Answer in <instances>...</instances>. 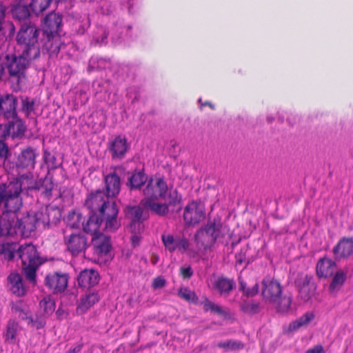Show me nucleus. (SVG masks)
I'll return each instance as SVG.
<instances>
[{"label":"nucleus","instance_id":"bb28decb","mask_svg":"<svg viewBox=\"0 0 353 353\" xmlns=\"http://www.w3.org/2000/svg\"><path fill=\"white\" fill-rule=\"evenodd\" d=\"M10 290L17 296H23L27 292V287L22 276L16 272L10 273L8 276Z\"/></svg>","mask_w":353,"mask_h":353},{"label":"nucleus","instance_id":"c85d7f7f","mask_svg":"<svg viewBox=\"0 0 353 353\" xmlns=\"http://www.w3.org/2000/svg\"><path fill=\"white\" fill-rule=\"evenodd\" d=\"M89 214V217L86 221L82 223L83 230L85 233L91 234L94 236L99 234L97 231L103 222L96 212H90Z\"/></svg>","mask_w":353,"mask_h":353},{"label":"nucleus","instance_id":"a211bd4d","mask_svg":"<svg viewBox=\"0 0 353 353\" xmlns=\"http://www.w3.org/2000/svg\"><path fill=\"white\" fill-rule=\"evenodd\" d=\"M17 99L12 94H6L0 96V116L5 119L10 120L17 114L16 108Z\"/></svg>","mask_w":353,"mask_h":353},{"label":"nucleus","instance_id":"4d7b16f0","mask_svg":"<svg viewBox=\"0 0 353 353\" xmlns=\"http://www.w3.org/2000/svg\"><path fill=\"white\" fill-rule=\"evenodd\" d=\"M299 288H305L311 286H316L314 283V277L311 274H306L304 276L296 281Z\"/></svg>","mask_w":353,"mask_h":353},{"label":"nucleus","instance_id":"e2e57ef3","mask_svg":"<svg viewBox=\"0 0 353 353\" xmlns=\"http://www.w3.org/2000/svg\"><path fill=\"white\" fill-rule=\"evenodd\" d=\"M131 243L133 247L139 246L141 242V236L139 234V230L137 228L134 230V232H132Z\"/></svg>","mask_w":353,"mask_h":353},{"label":"nucleus","instance_id":"f704fd0d","mask_svg":"<svg viewBox=\"0 0 353 353\" xmlns=\"http://www.w3.org/2000/svg\"><path fill=\"white\" fill-rule=\"evenodd\" d=\"M12 156L8 145L3 140H0V165H2L4 170L8 172L10 168Z\"/></svg>","mask_w":353,"mask_h":353},{"label":"nucleus","instance_id":"4be33fe9","mask_svg":"<svg viewBox=\"0 0 353 353\" xmlns=\"http://www.w3.org/2000/svg\"><path fill=\"white\" fill-rule=\"evenodd\" d=\"M336 270V263L331 259L323 257L316 265V274L319 279H327L334 275Z\"/></svg>","mask_w":353,"mask_h":353},{"label":"nucleus","instance_id":"0e129e2a","mask_svg":"<svg viewBox=\"0 0 353 353\" xmlns=\"http://www.w3.org/2000/svg\"><path fill=\"white\" fill-rule=\"evenodd\" d=\"M259 291V285L256 283L252 288H248L244 295L246 296H254L258 294Z\"/></svg>","mask_w":353,"mask_h":353},{"label":"nucleus","instance_id":"dca6fc26","mask_svg":"<svg viewBox=\"0 0 353 353\" xmlns=\"http://www.w3.org/2000/svg\"><path fill=\"white\" fill-rule=\"evenodd\" d=\"M161 240L165 248L170 252L178 250L179 252L184 253L188 251L190 247L189 241L185 237L179 235L163 234Z\"/></svg>","mask_w":353,"mask_h":353},{"label":"nucleus","instance_id":"58836bf2","mask_svg":"<svg viewBox=\"0 0 353 353\" xmlns=\"http://www.w3.org/2000/svg\"><path fill=\"white\" fill-rule=\"evenodd\" d=\"M12 14L14 19L21 21V23L30 21L28 19L30 15L29 8L26 5L18 4L14 6L12 9Z\"/></svg>","mask_w":353,"mask_h":353},{"label":"nucleus","instance_id":"603ef678","mask_svg":"<svg viewBox=\"0 0 353 353\" xmlns=\"http://www.w3.org/2000/svg\"><path fill=\"white\" fill-rule=\"evenodd\" d=\"M178 295L181 299L192 303H196L198 297L196 294L188 288H181L178 292Z\"/></svg>","mask_w":353,"mask_h":353},{"label":"nucleus","instance_id":"9d476101","mask_svg":"<svg viewBox=\"0 0 353 353\" xmlns=\"http://www.w3.org/2000/svg\"><path fill=\"white\" fill-rule=\"evenodd\" d=\"M14 219L16 220L18 236L24 238L29 237L37 228L36 218L32 212L19 213Z\"/></svg>","mask_w":353,"mask_h":353},{"label":"nucleus","instance_id":"7ed1b4c3","mask_svg":"<svg viewBox=\"0 0 353 353\" xmlns=\"http://www.w3.org/2000/svg\"><path fill=\"white\" fill-rule=\"evenodd\" d=\"M18 257L21 261V268L26 280L32 285L37 283V270L43 263V260L35 245L24 243L19 245Z\"/></svg>","mask_w":353,"mask_h":353},{"label":"nucleus","instance_id":"b1692460","mask_svg":"<svg viewBox=\"0 0 353 353\" xmlns=\"http://www.w3.org/2000/svg\"><path fill=\"white\" fill-rule=\"evenodd\" d=\"M126 216L131 219L130 224V230L131 232H134L136 228L138 229L139 232L143 230V225L142 223L143 219V210L140 206H128L125 208Z\"/></svg>","mask_w":353,"mask_h":353},{"label":"nucleus","instance_id":"4468645a","mask_svg":"<svg viewBox=\"0 0 353 353\" xmlns=\"http://www.w3.org/2000/svg\"><path fill=\"white\" fill-rule=\"evenodd\" d=\"M168 191V185L163 178H157L155 180L151 179L147 183L143 190L145 199H157L158 198L165 199V194Z\"/></svg>","mask_w":353,"mask_h":353},{"label":"nucleus","instance_id":"1a4fd4ad","mask_svg":"<svg viewBox=\"0 0 353 353\" xmlns=\"http://www.w3.org/2000/svg\"><path fill=\"white\" fill-rule=\"evenodd\" d=\"M103 208L102 210H99L97 214L103 222L104 230L110 232L117 231L120 227V223L117 219L119 210L116 203L108 201Z\"/></svg>","mask_w":353,"mask_h":353},{"label":"nucleus","instance_id":"338daca9","mask_svg":"<svg viewBox=\"0 0 353 353\" xmlns=\"http://www.w3.org/2000/svg\"><path fill=\"white\" fill-rule=\"evenodd\" d=\"M120 1H121V3L128 8V12L130 13L133 12V10H132L133 6H136L138 3L137 0H120Z\"/></svg>","mask_w":353,"mask_h":353},{"label":"nucleus","instance_id":"6e6552de","mask_svg":"<svg viewBox=\"0 0 353 353\" xmlns=\"http://www.w3.org/2000/svg\"><path fill=\"white\" fill-rule=\"evenodd\" d=\"M38 156L36 149L27 147L21 150L16 161H11L8 173L12 174H19L21 172L30 171L34 168L36 159Z\"/></svg>","mask_w":353,"mask_h":353},{"label":"nucleus","instance_id":"ea45409f","mask_svg":"<svg viewBox=\"0 0 353 353\" xmlns=\"http://www.w3.org/2000/svg\"><path fill=\"white\" fill-rule=\"evenodd\" d=\"M43 161L47 166L48 174L50 170H54L61 165V163L57 161L54 154H52L48 149L43 150Z\"/></svg>","mask_w":353,"mask_h":353},{"label":"nucleus","instance_id":"f257e3e1","mask_svg":"<svg viewBox=\"0 0 353 353\" xmlns=\"http://www.w3.org/2000/svg\"><path fill=\"white\" fill-rule=\"evenodd\" d=\"M39 28L31 21L21 23L16 36L17 45L25 54L39 57L41 53Z\"/></svg>","mask_w":353,"mask_h":353},{"label":"nucleus","instance_id":"de8ad7c7","mask_svg":"<svg viewBox=\"0 0 353 353\" xmlns=\"http://www.w3.org/2000/svg\"><path fill=\"white\" fill-rule=\"evenodd\" d=\"M110 65V59H104V58H98V57H92L90 60V63L88 66V70L90 71L93 70L94 69L97 70H103L108 68Z\"/></svg>","mask_w":353,"mask_h":353},{"label":"nucleus","instance_id":"0eeeda50","mask_svg":"<svg viewBox=\"0 0 353 353\" xmlns=\"http://www.w3.org/2000/svg\"><path fill=\"white\" fill-rule=\"evenodd\" d=\"M19 179L21 182H23V186L26 191L37 190L41 192L43 196L48 199L51 197L54 187L52 177L46 176L44 178L34 181L31 174H23Z\"/></svg>","mask_w":353,"mask_h":353},{"label":"nucleus","instance_id":"9b49d317","mask_svg":"<svg viewBox=\"0 0 353 353\" xmlns=\"http://www.w3.org/2000/svg\"><path fill=\"white\" fill-rule=\"evenodd\" d=\"M68 279L67 273L54 272L46 276L45 285L53 294H59L67 288Z\"/></svg>","mask_w":353,"mask_h":353},{"label":"nucleus","instance_id":"864d4df0","mask_svg":"<svg viewBox=\"0 0 353 353\" xmlns=\"http://www.w3.org/2000/svg\"><path fill=\"white\" fill-rule=\"evenodd\" d=\"M34 110V101L30 100L28 97H21V111L25 113L26 117Z\"/></svg>","mask_w":353,"mask_h":353},{"label":"nucleus","instance_id":"a878e982","mask_svg":"<svg viewBox=\"0 0 353 353\" xmlns=\"http://www.w3.org/2000/svg\"><path fill=\"white\" fill-rule=\"evenodd\" d=\"M108 196L115 197L121 190V178L116 171L109 173L104 177Z\"/></svg>","mask_w":353,"mask_h":353},{"label":"nucleus","instance_id":"4c0bfd02","mask_svg":"<svg viewBox=\"0 0 353 353\" xmlns=\"http://www.w3.org/2000/svg\"><path fill=\"white\" fill-rule=\"evenodd\" d=\"M19 324L12 319L8 321L6 325V332L4 334L5 341L10 344H14L18 332Z\"/></svg>","mask_w":353,"mask_h":353},{"label":"nucleus","instance_id":"774afa93","mask_svg":"<svg viewBox=\"0 0 353 353\" xmlns=\"http://www.w3.org/2000/svg\"><path fill=\"white\" fill-rule=\"evenodd\" d=\"M180 272L183 279H189L193 274V271L190 266L181 267L180 269Z\"/></svg>","mask_w":353,"mask_h":353},{"label":"nucleus","instance_id":"37998d69","mask_svg":"<svg viewBox=\"0 0 353 353\" xmlns=\"http://www.w3.org/2000/svg\"><path fill=\"white\" fill-rule=\"evenodd\" d=\"M335 272L336 273L333 275L332 282L329 286V290L330 292L339 290L343 286L346 280V274L343 270H336Z\"/></svg>","mask_w":353,"mask_h":353},{"label":"nucleus","instance_id":"79ce46f5","mask_svg":"<svg viewBox=\"0 0 353 353\" xmlns=\"http://www.w3.org/2000/svg\"><path fill=\"white\" fill-rule=\"evenodd\" d=\"M241 310L249 315L256 314L261 310V303L254 300L244 301L240 305Z\"/></svg>","mask_w":353,"mask_h":353},{"label":"nucleus","instance_id":"3c124183","mask_svg":"<svg viewBox=\"0 0 353 353\" xmlns=\"http://www.w3.org/2000/svg\"><path fill=\"white\" fill-rule=\"evenodd\" d=\"M165 200L168 201V206H174L179 205L181 202V195L176 190H170L167 195L165 194Z\"/></svg>","mask_w":353,"mask_h":353},{"label":"nucleus","instance_id":"473e14b6","mask_svg":"<svg viewBox=\"0 0 353 353\" xmlns=\"http://www.w3.org/2000/svg\"><path fill=\"white\" fill-rule=\"evenodd\" d=\"M8 121V125H10V134L12 137H19L24 134L26 126L17 114L10 117V120Z\"/></svg>","mask_w":353,"mask_h":353},{"label":"nucleus","instance_id":"6ab92c4d","mask_svg":"<svg viewBox=\"0 0 353 353\" xmlns=\"http://www.w3.org/2000/svg\"><path fill=\"white\" fill-rule=\"evenodd\" d=\"M108 149L112 159L121 160L130 149V145L125 136L119 135L110 143Z\"/></svg>","mask_w":353,"mask_h":353},{"label":"nucleus","instance_id":"c03bdc74","mask_svg":"<svg viewBox=\"0 0 353 353\" xmlns=\"http://www.w3.org/2000/svg\"><path fill=\"white\" fill-rule=\"evenodd\" d=\"M217 347L223 349L225 352L236 351L243 350L245 347V344L238 340L230 339L218 343Z\"/></svg>","mask_w":353,"mask_h":353},{"label":"nucleus","instance_id":"2eb2a0df","mask_svg":"<svg viewBox=\"0 0 353 353\" xmlns=\"http://www.w3.org/2000/svg\"><path fill=\"white\" fill-rule=\"evenodd\" d=\"M205 213L203 208L196 202L192 201L184 208L183 221L187 225H195L205 219Z\"/></svg>","mask_w":353,"mask_h":353},{"label":"nucleus","instance_id":"5fc2aeb1","mask_svg":"<svg viewBox=\"0 0 353 353\" xmlns=\"http://www.w3.org/2000/svg\"><path fill=\"white\" fill-rule=\"evenodd\" d=\"M316 288V286L299 288V295L303 301H308L314 295Z\"/></svg>","mask_w":353,"mask_h":353},{"label":"nucleus","instance_id":"bf43d9fd","mask_svg":"<svg viewBox=\"0 0 353 353\" xmlns=\"http://www.w3.org/2000/svg\"><path fill=\"white\" fill-rule=\"evenodd\" d=\"M248 250V246L246 248H243L241 250L235 254V260L236 264L242 265L244 263H246L245 266L249 263V261H247L246 259V252Z\"/></svg>","mask_w":353,"mask_h":353},{"label":"nucleus","instance_id":"f3484780","mask_svg":"<svg viewBox=\"0 0 353 353\" xmlns=\"http://www.w3.org/2000/svg\"><path fill=\"white\" fill-rule=\"evenodd\" d=\"M64 242L68 251L72 255H77L84 252L88 246L87 239L81 233H72L70 235H65Z\"/></svg>","mask_w":353,"mask_h":353},{"label":"nucleus","instance_id":"393cba45","mask_svg":"<svg viewBox=\"0 0 353 353\" xmlns=\"http://www.w3.org/2000/svg\"><path fill=\"white\" fill-rule=\"evenodd\" d=\"M336 259H346L353 254V237H343L333 248Z\"/></svg>","mask_w":353,"mask_h":353},{"label":"nucleus","instance_id":"f03ea898","mask_svg":"<svg viewBox=\"0 0 353 353\" xmlns=\"http://www.w3.org/2000/svg\"><path fill=\"white\" fill-rule=\"evenodd\" d=\"M261 284V296L265 302L276 304L278 312L285 314L290 311L292 298L290 295H282V287L278 281L265 278Z\"/></svg>","mask_w":353,"mask_h":353},{"label":"nucleus","instance_id":"5701e85b","mask_svg":"<svg viewBox=\"0 0 353 353\" xmlns=\"http://www.w3.org/2000/svg\"><path fill=\"white\" fill-rule=\"evenodd\" d=\"M109 197L101 190H97L91 193L85 201V205L90 209V212H97L102 210L103 206L108 201Z\"/></svg>","mask_w":353,"mask_h":353},{"label":"nucleus","instance_id":"052dcab7","mask_svg":"<svg viewBox=\"0 0 353 353\" xmlns=\"http://www.w3.org/2000/svg\"><path fill=\"white\" fill-rule=\"evenodd\" d=\"M203 307L205 311L210 310L213 312L217 313V314H222L223 311L221 307L216 305L213 302L206 300L203 303Z\"/></svg>","mask_w":353,"mask_h":353},{"label":"nucleus","instance_id":"6e6d98bb","mask_svg":"<svg viewBox=\"0 0 353 353\" xmlns=\"http://www.w3.org/2000/svg\"><path fill=\"white\" fill-rule=\"evenodd\" d=\"M22 319L27 320L28 324L37 330L43 328L46 325V321L42 316H37L35 319L32 316H26Z\"/></svg>","mask_w":353,"mask_h":353},{"label":"nucleus","instance_id":"2f4dec72","mask_svg":"<svg viewBox=\"0 0 353 353\" xmlns=\"http://www.w3.org/2000/svg\"><path fill=\"white\" fill-rule=\"evenodd\" d=\"M213 287L221 295H228L235 287V283L233 279L220 276L214 281Z\"/></svg>","mask_w":353,"mask_h":353},{"label":"nucleus","instance_id":"e433bc0d","mask_svg":"<svg viewBox=\"0 0 353 353\" xmlns=\"http://www.w3.org/2000/svg\"><path fill=\"white\" fill-rule=\"evenodd\" d=\"M314 319L312 312H306L296 320L290 323L288 330L290 332H294L301 327L307 326Z\"/></svg>","mask_w":353,"mask_h":353},{"label":"nucleus","instance_id":"c9c22d12","mask_svg":"<svg viewBox=\"0 0 353 353\" xmlns=\"http://www.w3.org/2000/svg\"><path fill=\"white\" fill-rule=\"evenodd\" d=\"M99 300V296L97 292L88 293L81 298L77 310H80L81 312H85L97 303Z\"/></svg>","mask_w":353,"mask_h":353},{"label":"nucleus","instance_id":"72a5a7b5","mask_svg":"<svg viewBox=\"0 0 353 353\" xmlns=\"http://www.w3.org/2000/svg\"><path fill=\"white\" fill-rule=\"evenodd\" d=\"M19 245L16 243H3L0 245V255L5 260H13L15 255L19 256Z\"/></svg>","mask_w":353,"mask_h":353},{"label":"nucleus","instance_id":"a18cd8bd","mask_svg":"<svg viewBox=\"0 0 353 353\" xmlns=\"http://www.w3.org/2000/svg\"><path fill=\"white\" fill-rule=\"evenodd\" d=\"M108 31L105 27L97 26L92 37V42L96 44L104 45L108 42Z\"/></svg>","mask_w":353,"mask_h":353},{"label":"nucleus","instance_id":"a19ab883","mask_svg":"<svg viewBox=\"0 0 353 353\" xmlns=\"http://www.w3.org/2000/svg\"><path fill=\"white\" fill-rule=\"evenodd\" d=\"M132 26L130 25L119 26L116 25L115 32L112 36V40L114 43H118L121 41L124 37L132 38V35L130 33Z\"/></svg>","mask_w":353,"mask_h":353},{"label":"nucleus","instance_id":"13d9d810","mask_svg":"<svg viewBox=\"0 0 353 353\" xmlns=\"http://www.w3.org/2000/svg\"><path fill=\"white\" fill-rule=\"evenodd\" d=\"M32 213L34 216L36 218L37 225L38 224L41 223L43 225V226H50L49 219L47 216L46 208H42L41 210Z\"/></svg>","mask_w":353,"mask_h":353},{"label":"nucleus","instance_id":"69168bd1","mask_svg":"<svg viewBox=\"0 0 353 353\" xmlns=\"http://www.w3.org/2000/svg\"><path fill=\"white\" fill-rule=\"evenodd\" d=\"M120 1H121V3L128 8V12L130 13L133 12V10H132L133 6H136L138 3L137 0H120Z\"/></svg>","mask_w":353,"mask_h":353},{"label":"nucleus","instance_id":"cd10ccee","mask_svg":"<svg viewBox=\"0 0 353 353\" xmlns=\"http://www.w3.org/2000/svg\"><path fill=\"white\" fill-rule=\"evenodd\" d=\"M99 279V273L92 269H85L81 271L77 277L79 285L83 288H90L94 286L98 283Z\"/></svg>","mask_w":353,"mask_h":353},{"label":"nucleus","instance_id":"c756f323","mask_svg":"<svg viewBox=\"0 0 353 353\" xmlns=\"http://www.w3.org/2000/svg\"><path fill=\"white\" fill-rule=\"evenodd\" d=\"M148 181V176L143 170H134L128 177L126 185L130 190H140Z\"/></svg>","mask_w":353,"mask_h":353},{"label":"nucleus","instance_id":"09e8293b","mask_svg":"<svg viewBox=\"0 0 353 353\" xmlns=\"http://www.w3.org/2000/svg\"><path fill=\"white\" fill-rule=\"evenodd\" d=\"M39 306L43 309V312L49 316L52 314L55 310V302L50 296H47L41 300Z\"/></svg>","mask_w":353,"mask_h":353},{"label":"nucleus","instance_id":"423d86ee","mask_svg":"<svg viewBox=\"0 0 353 353\" xmlns=\"http://www.w3.org/2000/svg\"><path fill=\"white\" fill-rule=\"evenodd\" d=\"M7 187L11 188V193H6L3 202L4 210L3 213L14 214L16 216L20 213L19 210L22 206V199L20 194L26 191L19 177L7 184Z\"/></svg>","mask_w":353,"mask_h":353},{"label":"nucleus","instance_id":"8fccbe9b","mask_svg":"<svg viewBox=\"0 0 353 353\" xmlns=\"http://www.w3.org/2000/svg\"><path fill=\"white\" fill-rule=\"evenodd\" d=\"M46 210L49 219L50 225H56L60 220L61 213L58 208L46 206Z\"/></svg>","mask_w":353,"mask_h":353},{"label":"nucleus","instance_id":"680f3d73","mask_svg":"<svg viewBox=\"0 0 353 353\" xmlns=\"http://www.w3.org/2000/svg\"><path fill=\"white\" fill-rule=\"evenodd\" d=\"M10 136H11V134L8 123L0 124V140L5 141V139Z\"/></svg>","mask_w":353,"mask_h":353},{"label":"nucleus","instance_id":"39448f33","mask_svg":"<svg viewBox=\"0 0 353 353\" xmlns=\"http://www.w3.org/2000/svg\"><path fill=\"white\" fill-rule=\"evenodd\" d=\"M223 223L219 216L209 219L207 223L197 230L194 241L200 249H210L222 234Z\"/></svg>","mask_w":353,"mask_h":353},{"label":"nucleus","instance_id":"f8f14e48","mask_svg":"<svg viewBox=\"0 0 353 353\" xmlns=\"http://www.w3.org/2000/svg\"><path fill=\"white\" fill-rule=\"evenodd\" d=\"M62 26V17L54 12H50L43 19L41 31L43 36H59Z\"/></svg>","mask_w":353,"mask_h":353},{"label":"nucleus","instance_id":"49530a36","mask_svg":"<svg viewBox=\"0 0 353 353\" xmlns=\"http://www.w3.org/2000/svg\"><path fill=\"white\" fill-rule=\"evenodd\" d=\"M50 3L51 0H32L30 7L34 14L39 15L49 7Z\"/></svg>","mask_w":353,"mask_h":353},{"label":"nucleus","instance_id":"7c9ffc66","mask_svg":"<svg viewBox=\"0 0 353 353\" xmlns=\"http://www.w3.org/2000/svg\"><path fill=\"white\" fill-rule=\"evenodd\" d=\"M154 199H145L142 200V205L152 212L161 216L168 214L169 208L167 203H160L155 202Z\"/></svg>","mask_w":353,"mask_h":353},{"label":"nucleus","instance_id":"20e7f679","mask_svg":"<svg viewBox=\"0 0 353 353\" xmlns=\"http://www.w3.org/2000/svg\"><path fill=\"white\" fill-rule=\"evenodd\" d=\"M37 57H32L24 54L19 56L7 54L6 56V66L12 83H16V88L20 89L26 80V70L29 67L30 62Z\"/></svg>","mask_w":353,"mask_h":353},{"label":"nucleus","instance_id":"412c9836","mask_svg":"<svg viewBox=\"0 0 353 353\" xmlns=\"http://www.w3.org/2000/svg\"><path fill=\"white\" fill-rule=\"evenodd\" d=\"M15 218L14 214L2 213L0 216V236H18Z\"/></svg>","mask_w":353,"mask_h":353},{"label":"nucleus","instance_id":"aec40b11","mask_svg":"<svg viewBox=\"0 0 353 353\" xmlns=\"http://www.w3.org/2000/svg\"><path fill=\"white\" fill-rule=\"evenodd\" d=\"M91 245L93 248L94 253L99 256L107 255L112 248L110 236L101 232L92 236Z\"/></svg>","mask_w":353,"mask_h":353},{"label":"nucleus","instance_id":"ddd939ff","mask_svg":"<svg viewBox=\"0 0 353 353\" xmlns=\"http://www.w3.org/2000/svg\"><path fill=\"white\" fill-rule=\"evenodd\" d=\"M42 49L46 50L50 58L57 57L61 52L65 51L68 44L59 36H43L41 39Z\"/></svg>","mask_w":353,"mask_h":353}]
</instances>
